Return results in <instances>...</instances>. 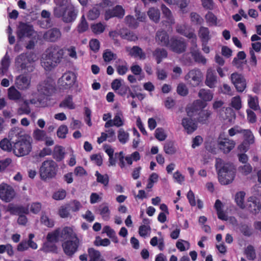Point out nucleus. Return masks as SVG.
Here are the masks:
<instances>
[{
	"mask_svg": "<svg viewBox=\"0 0 261 261\" xmlns=\"http://www.w3.org/2000/svg\"><path fill=\"white\" fill-rule=\"evenodd\" d=\"M215 167L221 185H226L232 182L236 175V168L232 164L225 163L221 159H217Z\"/></svg>",
	"mask_w": 261,
	"mask_h": 261,
	"instance_id": "1",
	"label": "nucleus"
},
{
	"mask_svg": "<svg viewBox=\"0 0 261 261\" xmlns=\"http://www.w3.org/2000/svg\"><path fill=\"white\" fill-rule=\"evenodd\" d=\"M32 138L30 136H23L21 139L16 140L13 146V151L18 157L28 155L32 150Z\"/></svg>",
	"mask_w": 261,
	"mask_h": 261,
	"instance_id": "2",
	"label": "nucleus"
},
{
	"mask_svg": "<svg viewBox=\"0 0 261 261\" xmlns=\"http://www.w3.org/2000/svg\"><path fill=\"white\" fill-rule=\"evenodd\" d=\"M57 171V164L52 160H47L42 163L39 172L41 179L46 180L54 178Z\"/></svg>",
	"mask_w": 261,
	"mask_h": 261,
	"instance_id": "3",
	"label": "nucleus"
},
{
	"mask_svg": "<svg viewBox=\"0 0 261 261\" xmlns=\"http://www.w3.org/2000/svg\"><path fill=\"white\" fill-rule=\"evenodd\" d=\"M185 80L192 87H196L199 85L203 80V74L199 69L190 70L185 76Z\"/></svg>",
	"mask_w": 261,
	"mask_h": 261,
	"instance_id": "4",
	"label": "nucleus"
},
{
	"mask_svg": "<svg viewBox=\"0 0 261 261\" xmlns=\"http://www.w3.org/2000/svg\"><path fill=\"white\" fill-rule=\"evenodd\" d=\"M81 243L82 240L77 237L74 239L64 241L62 247L66 255L72 256L77 251Z\"/></svg>",
	"mask_w": 261,
	"mask_h": 261,
	"instance_id": "5",
	"label": "nucleus"
},
{
	"mask_svg": "<svg viewBox=\"0 0 261 261\" xmlns=\"http://www.w3.org/2000/svg\"><path fill=\"white\" fill-rule=\"evenodd\" d=\"M15 196V192L11 186L5 183L0 185V198L3 201L10 202Z\"/></svg>",
	"mask_w": 261,
	"mask_h": 261,
	"instance_id": "6",
	"label": "nucleus"
},
{
	"mask_svg": "<svg viewBox=\"0 0 261 261\" xmlns=\"http://www.w3.org/2000/svg\"><path fill=\"white\" fill-rule=\"evenodd\" d=\"M230 79L237 90L242 92L246 87V80L244 76L238 72H234L230 75Z\"/></svg>",
	"mask_w": 261,
	"mask_h": 261,
	"instance_id": "7",
	"label": "nucleus"
},
{
	"mask_svg": "<svg viewBox=\"0 0 261 261\" xmlns=\"http://www.w3.org/2000/svg\"><path fill=\"white\" fill-rule=\"evenodd\" d=\"M170 49L178 54L185 51L187 48V45L184 39L177 38H172L168 46Z\"/></svg>",
	"mask_w": 261,
	"mask_h": 261,
	"instance_id": "8",
	"label": "nucleus"
},
{
	"mask_svg": "<svg viewBox=\"0 0 261 261\" xmlns=\"http://www.w3.org/2000/svg\"><path fill=\"white\" fill-rule=\"evenodd\" d=\"M242 134L243 135L244 141L239 145V148L241 151L246 152L248 150L249 146L254 143V137L252 133L249 129H243Z\"/></svg>",
	"mask_w": 261,
	"mask_h": 261,
	"instance_id": "9",
	"label": "nucleus"
},
{
	"mask_svg": "<svg viewBox=\"0 0 261 261\" xmlns=\"http://www.w3.org/2000/svg\"><path fill=\"white\" fill-rule=\"evenodd\" d=\"M54 83L50 80H45L40 83L38 86V91L40 94L49 96L54 91Z\"/></svg>",
	"mask_w": 261,
	"mask_h": 261,
	"instance_id": "10",
	"label": "nucleus"
},
{
	"mask_svg": "<svg viewBox=\"0 0 261 261\" xmlns=\"http://www.w3.org/2000/svg\"><path fill=\"white\" fill-rule=\"evenodd\" d=\"M35 33L31 25L24 23H21L19 24L17 32V37L20 39L24 37H30L34 36Z\"/></svg>",
	"mask_w": 261,
	"mask_h": 261,
	"instance_id": "11",
	"label": "nucleus"
},
{
	"mask_svg": "<svg viewBox=\"0 0 261 261\" xmlns=\"http://www.w3.org/2000/svg\"><path fill=\"white\" fill-rule=\"evenodd\" d=\"M76 75L73 72H67L59 79V82L64 88L68 89L74 85Z\"/></svg>",
	"mask_w": 261,
	"mask_h": 261,
	"instance_id": "12",
	"label": "nucleus"
},
{
	"mask_svg": "<svg viewBox=\"0 0 261 261\" xmlns=\"http://www.w3.org/2000/svg\"><path fill=\"white\" fill-rule=\"evenodd\" d=\"M44 53L59 63L63 57L64 50L59 46L54 45L48 48Z\"/></svg>",
	"mask_w": 261,
	"mask_h": 261,
	"instance_id": "13",
	"label": "nucleus"
},
{
	"mask_svg": "<svg viewBox=\"0 0 261 261\" xmlns=\"http://www.w3.org/2000/svg\"><path fill=\"white\" fill-rule=\"evenodd\" d=\"M33 55L30 54H22L16 58L15 60L16 65L21 69L29 67V64L33 61Z\"/></svg>",
	"mask_w": 261,
	"mask_h": 261,
	"instance_id": "14",
	"label": "nucleus"
},
{
	"mask_svg": "<svg viewBox=\"0 0 261 261\" xmlns=\"http://www.w3.org/2000/svg\"><path fill=\"white\" fill-rule=\"evenodd\" d=\"M206 103L201 99L195 100L191 106L186 108V112L188 116L192 117L194 116L199 110L204 108Z\"/></svg>",
	"mask_w": 261,
	"mask_h": 261,
	"instance_id": "15",
	"label": "nucleus"
},
{
	"mask_svg": "<svg viewBox=\"0 0 261 261\" xmlns=\"http://www.w3.org/2000/svg\"><path fill=\"white\" fill-rule=\"evenodd\" d=\"M16 87L20 90H25L29 88L31 84V79L25 75H20L16 77L15 81Z\"/></svg>",
	"mask_w": 261,
	"mask_h": 261,
	"instance_id": "16",
	"label": "nucleus"
},
{
	"mask_svg": "<svg viewBox=\"0 0 261 261\" xmlns=\"http://www.w3.org/2000/svg\"><path fill=\"white\" fill-rule=\"evenodd\" d=\"M125 14V10L121 6L117 5L113 9H109L105 13V19L108 20L111 17L122 18Z\"/></svg>",
	"mask_w": 261,
	"mask_h": 261,
	"instance_id": "17",
	"label": "nucleus"
},
{
	"mask_svg": "<svg viewBox=\"0 0 261 261\" xmlns=\"http://www.w3.org/2000/svg\"><path fill=\"white\" fill-rule=\"evenodd\" d=\"M43 38L48 41L55 42L61 37V33L59 29L53 28L47 31L43 34Z\"/></svg>",
	"mask_w": 261,
	"mask_h": 261,
	"instance_id": "18",
	"label": "nucleus"
},
{
	"mask_svg": "<svg viewBox=\"0 0 261 261\" xmlns=\"http://www.w3.org/2000/svg\"><path fill=\"white\" fill-rule=\"evenodd\" d=\"M205 84L210 88H214L217 83V77L214 70L208 68L206 71Z\"/></svg>",
	"mask_w": 261,
	"mask_h": 261,
	"instance_id": "19",
	"label": "nucleus"
},
{
	"mask_svg": "<svg viewBox=\"0 0 261 261\" xmlns=\"http://www.w3.org/2000/svg\"><path fill=\"white\" fill-rule=\"evenodd\" d=\"M218 145L220 149L224 153H228L234 148L235 142L227 138H221L218 142Z\"/></svg>",
	"mask_w": 261,
	"mask_h": 261,
	"instance_id": "20",
	"label": "nucleus"
},
{
	"mask_svg": "<svg viewBox=\"0 0 261 261\" xmlns=\"http://www.w3.org/2000/svg\"><path fill=\"white\" fill-rule=\"evenodd\" d=\"M59 234L61 241L71 240L77 237L73 229L70 227H65L62 229H59Z\"/></svg>",
	"mask_w": 261,
	"mask_h": 261,
	"instance_id": "21",
	"label": "nucleus"
},
{
	"mask_svg": "<svg viewBox=\"0 0 261 261\" xmlns=\"http://www.w3.org/2000/svg\"><path fill=\"white\" fill-rule=\"evenodd\" d=\"M181 125L189 134L194 132L197 128V123L191 118H184L181 121Z\"/></svg>",
	"mask_w": 261,
	"mask_h": 261,
	"instance_id": "22",
	"label": "nucleus"
},
{
	"mask_svg": "<svg viewBox=\"0 0 261 261\" xmlns=\"http://www.w3.org/2000/svg\"><path fill=\"white\" fill-rule=\"evenodd\" d=\"M67 9V10L63 13L61 18L64 22L68 23L75 20L76 17L77 12L73 5L68 7Z\"/></svg>",
	"mask_w": 261,
	"mask_h": 261,
	"instance_id": "23",
	"label": "nucleus"
},
{
	"mask_svg": "<svg viewBox=\"0 0 261 261\" xmlns=\"http://www.w3.org/2000/svg\"><path fill=\"white\" fill-rule=\"evenodd\" d=\"M155 41L161 46H168L169 40L167 33L163 30L158 31L155 35Z\"/></svg>",
	"mask_w": 261,
	"mask_h": 261,
	"instance_id": "24",
	"label": "nucleus"
},
{
	"mask_svg": "<svg viewBox=\"0 0 261 261\" xmlns=\"http://www.w3.org/2000/svg\"><path fill=\"white\" fill-rule=\"evenodd\" d=\"M8 97L10 100L16 102L21 101L24 99L21 93L13 86L8 89Z\"/></svg>",
	"mask_w": 261,
	"mask_h": 261,
	"instance_id": "25",
	"label": "nucleus"
},
{
	"mask_svg": "<svg viewBox=\"0 0 261 261\" xmlns=\"http://www.w3.org/2000/svg\"><path fill=\"white\" fill-rule=\"evenodd\" d=\"M57 64L58 63L46 54L44 53L42 55L41 64L42 66L46 70H51L57 66Z\"/></svg>",
	"mask_w": 261,
	"mask_h": 261,
	"instance_id": "26",
	"label": "nucleus"
},
{
	"mask_svg": "<svg viewBox=\"0 0 261 261\" xmlns=\"http://www.w3.org/2000/svg\"><path fill=\"white\" fill-rule=\"evenodd\" d=\"M126 51L129 53V55L139 58L140 60H145L146 58V54L138 46H134L132 48L126 47Z\"/></svg>",
	"mask_w": 261,
	"mask_h": 261,
	"instance_id": "27",
	"label": "nucleus"
},
{
	"mask_svg": "<svg viewBox=\"0 0 261 261\" xmlns=\"http://www.w3.org/2000/svg\"><path fill=\"white\" fill-rule=\"evenodd\" d=\"M25 136H28L25 134L23 129L19 127H14L11 129L8 134V138L10 140L12 141L15 138L18 139V140Z\"/></svg>",
	"mask_w": 261,
	"mask_h": 261,
	"instance_id": "28",
	"label": "nucleus"
},
{
	"mask_svg": "<svg viewBox=\"0 0 261 261\" xmlns=\"http://www.w3.org/2000/svg\"><path fill=\"white\" fill-rule=\"evenodd\" d=\"M190 53L196 62L203 65L206 64V58L201 54L200 51L197 49V47L191 46L190 48Z\"/></svg>",
	"mask_w": 261,
	"mask_h": 261,
	"instance_id": "29",
	"label": "nucleus"
},
{
	"mask_svg": "<svg viewBox=\"0 0 261 261\" xmlns=\"http://www.w3.org/2000/svg\"><path fill=\"white\" fill-rule=\"evenodd\" d=\"M198 35L201 42H208L212 38L210 31L207 27L201 26L198 31Z\"/></svg>",
	"mask_w": 261,
	"mask_h": 261,
	"instance_id": "30",
	"label": "nucleus"
},
{
	"mask_svg": "<svg viewBox=\"0 0 261 261\" xmlns=\"http://www.w3.org/2000/svg\"><path fill=\"white\" fill-rule=\"evenodd\" d=\"M212 115V112L211 110H202L199 112L197 120L199 123L206 124L208 123V119L211 117Z\"/></svg>",
	"mask_w": 261,
	"mask_h": 261,
	"instance_id": "31",
	"label": "nucleus"
},
{
	"mask_svg": "<svg viewBox=\"0 0 261 261\" xmlns=\"http://www.w3.org/2000/svg\"><path fill=\"white\" fill-rule=\"evenodd\" d=\"M248 202V208L251 213L256 214L259 211L261 204L255 197H250Z\"/></svg>",
	"mask_w": 261,
	"mask_h": 261,
	"instance_id": "32",
	"label": "nucleus"
},
{
	"mask_svg": "<svg viewBox=\"0 0 261 261\" xmlns=\"http://www.w3.org/2000/svg\"><path fill=\"white\" fill-rule=\"evenodd\" d=\"M147 15L149 19L157 23L160 21L161 13L160 10L154 7H152L149 9L147 11Z\"/></svg>",
	"mask_w": 261,
	"mask_h": 261,
	"instance_id": "33",
	"label": "nucleus"
},
{
	"mask_svg": "<svg viewBox=\"0 0 261 261\" xmlns=\"http://www.w3.org/2000/svg\"><path fill=\"white\" fill-rule=\"evenodd\" d=\"M98 213L101 215L102 218L108 221L110 218V211L107 204L103 203L99 206L98 209Z\"/></svg>",
	"mask_w": 261,
	"mask_h": 261,
	"instance_id": "34",
	"label": "nucleus"
},
{
	"mask_svg": "<svg viewBox=\"0 0 261 261\" xmlns=\"http://www.w3.org/2000/svg\"><path fill=\"white\" fill-rule=\"evenodd\" d=\"M152 56L156 60L157 63L160 64L162 59L167 56V52L164 48H157L152 52Z\"/></svg>",
	"mask_w": 261,
	"mask_h": 261,
	"instance_id": "35",
	"label": "nucleus"
},
{
	"mask_svg": "<svg viewBox=\"0 0 261 261\" xmlns=\"http://www.w3.org/2000/svg\"><path fill=\"white\" fill-rule=\"evenodd\" d=\"M205 21L209 27L217 26L219 22L217 16L212 12L208 11L204 16Z\"/></svg>",
	"mask_w": 261,
	"mask_h": 261,
	"instance_id": "36",
	"label": "nucleus"
},
{
	"mask_svg": "<svg viewBox=\"0 0 261 261\" xmlns=\"http://www.w3.org/2000/svg\"><path fill=\"white\" fill-rule=\"evenodd\" d=\"M198 95L203 101H210L213 98V93L208 89H201Z\"/></svg>",
	"mask_w": 261,
	"mask_h": 261,
	"instance_id": "37",
	"label": "nucleus"
},
{
	"mask_svg": "<svg viewBox=\"0 0 261 261\" xmlns=\"http://www.w3.org/2000/svg\"><path fill=\"white\" fill-rule=\"evenodd\" d=\"M244 253L248 260H254L256 258V250L251 245H249L244 248Z\"/></svg>",
	"mask_w": 261,
	"mask_h": 261,
	"instance_id": "38",
	"label": "nucleus"
},
{
	"mask_svg": "<svg viewBox=\"0 0 261 261\" xmlns=\"http://www.w3.org/2000/svg\"><path fill=\"white\" fill-rule=\"evenodd\" d=\"M88 252L90 257L89 261H105L101 257V254L99 251L91 248L88 249Z\"/></svg>",
	"mask_w": 261,
	"mask_h": 261,
	"instance_id": "39",
	"label": "nucleus"
},
{
	"mask_svg": "<svg viewBox=\"0 0 261 261\" xmlns=\"http://www.w3.org/2000/svg\"><path fill=\"white\" fill-rule=\"evenodd\" d=\"M10 211L13 214L17 215L19 216L29 213L28 207H24L21 205L12 207L10 208Z\"/></svg>",
	"mask_w": 261,
	"mask_h": 261,
	"instance_id": "40",
	"label": "nucleus"
},
{
	"mask_svg": "<svg viewBox=\"0 0 261 261\" xmlns=\"http://www.w3.org/2000/svg\"><path fill=\"white\" fill-rule=\"evenodd\" d=\"M0 74L4 75L7 71L10 65V58L7 53L1 62Z\"/></svg>",
	"mask_w": 261,
	"mask_h": 261,
	"instance_id": "41",
	"label": "nucleus"
},
{
	"mask_svg": "<svg viewBox=\"0 0 261 261\" xmlns=\"http://www.w3.org/2000/svg\"><path fill=\"white\" fill-rule=\"evenodd\" d=\"M189 17L191 22L194 25H201L204 22L203 18L195 12H191Z\"/></svg>",
	"mask_w": 261,
	"mask_h": 261,
	"instance_id": "42",
	"label": "nucleus"
},
{
	"mask_svg": "<svg viewBox=\"0 0 261 261\" xmlns=\"http://www.w3.org/2000/svg\"><path fill=\"white\" fill-rule=\"evenodd\" d=\"M161 10L163 15L166 17L168 23L170 24H174L175 23L174 19L170 9L165 5L163 4L161 6Z\"/></svg>",
	"mask_w": 261,
	"mask_h": 261,
	"instance_id": "43",
	"label": "nucleus"
},
{
	"mask_svg": "<svg viewBox=\"0 0 261 261\" xmlns=\"http://www.w3.org/2000/svg\"><path fill=\"white\" fill-rule=\"evenodd\" d=\"M23 104L21 105L17 110V114L19 115L23 114L28 115L31 113V109L29 107V102L28 100L23 99Z\"/></svg>",
	"mask_w": 261,
	"mask_h": 261,
	"instance_id": "44",
	"label": "nucleus"
},
{
	"mask_svg": "<svg viewBox=\"0 0 261 261\" xmlns=\"http://www.w3.org/2000/svg\"><path fill=\"white\" fill-rule=\"evenodd\" d=\"M64 148L61 146H56L54 148L53 156L57 161H61L64 158Z\"/></svg>",
	"mask_w": 261,
	"mask_h": 261,
	"instance_id": "45",
	"label": "nucleus"
},
{
	"mask_svg": "<svg viewBox=\"0 0 261 261\" xmlns=\"http://www.w3.org/2000/svg\"><path fill=\"white\" fill-rule=\"evenodd\" d=\"M121 37L129 41H135L138 40V36L134 32L127 30H122L120 33Z\"/></svg>",
	"mask_w": 261,
	"mask_h": 261,
	"instance_id": "46",
	"label": "nucleus"
},
{
	"mask_svg": "<svg viewBox=\"0 0 261 261\" xmlns=\"http://www.w3.org/2000/svg\"><path fill=\"white\" fill-rule=\"evenodd\" d=\"M46 133L43 130L39 128L35 129L33 133V138L38 141H43L46 139Z\"/></svg>",
	"mask_w": 261,
	"mask_h": 261,
	"instance_id": "47",
	"label": "nucleus"
},
{
	"mask_svg": "<svg viewBox=\"0 0 261 261\" xmlns=\"http://www.w3.org/2000/svg\"><path fill=\"white\" fill-rule=\"evenodd\" d=\"M41 250L45 253H57V247L56 245L53 244V242L47 241L44 243Z\"/></svg>",
	"mask_w": 261,
	"mask_h": 261,
	"instance_id": "48",
	"label": "nucleus"
},
{
	"mask_svg": "<svg viewBox=\"0 0 261 261\" xmlns=\"http://www.w3.org/2000/svg\"><path fill=\"white\" fill-rule=\"evenodd\" d=\"M113 121L114 123V126H115L119 127L123 125L124 120L123 113L121 111H118L116 113Z\"/></svg>",
	"mask_w": 261,
	"mask_h": 261,
	"instance_id": "49",
	"label": "nucleus"
},
{
	"mask_svg": "<svg viewBox=\"0 0 261 261\" xmlns=\"http://www.w3.org/2000/svg\"><path fill=\"white\" fill-rule=\"evenodd\" d=\"M118 139L122 144H125L129 139V134L125 132L124 129L120 128L118 131Z\"/></svg>",
	"mask_w": 261,
	"mask_h": 261,
	"instance_id": "50",
	"label": "nucleus"
},
{
	"mask_svg": "<svg viewBox=\"0 0 261 261\" xmlns=\"http://www.w3.org/2000/svg\"><path fill=\"white\" fill-rule=\"evenodd\" d=\"M62 108H67L69 109H73L75 108L74 105L72 101V97L71 96H68L62 101L59 106Z\"/></svg>",
	"mask_w": 261,
	"mask_h": 261,
	"instance_id": "51",
	"label": "nucleus"
},
{
	"mask_svg": "<svg viewBox=\"0 0 261 261\" xmlns=\"http://www.w3.org/2000/svg\"><path fill=\"white\" fill-rule=\"evenodd\" d=\"M245 193L243 191H241L237 193L236 195V201L238 205L241 208L245 207L244 199Z\"/></svg>",
	"mask_w": 261,
	"mask_h": 261,
	"instance_id": "52",
	"label": "nucleus"
},
{
	"mask_svg": "<svg viewBox=\"0 0 261 261\" xmlns=\"http://www.w3.org/2000/svg\"><path fill=\"white\" fill-rule=\"evenodd\" d=\"M95 176H96V180L98 182H99L104 186H107L109 181V178L107 174H101L98 171L95 173Z\"/></svg>",
	"mask_w": 261,
	"mask_h": 261,
	"instance_id": "53",
	"label": "nucleus"
},
{
	"mask_svg": "<svg viewBox=\"0 0 261 261\" xmlns=\"http://www.w3.org/2000/svg\"><path fill=\"white\" fill-rule=\"evenodd\" d=\"M124 20L125 23L131 28L136 29L139 25V23L137 20L133 16H126Z\"/></svg>",
	"mask_w": 261,
	"mask_h": 261,
	"instance_id": "54",
	"label": "nucleus"
},
{
	"mask_svg": "<svg viewBox=\"0 0 261 261\" xmlns=\"http://www.w3.org/2000/svg\"><path fill=\"white\" fill-rule=\"evenodd\" d=\"M47 240L50 242H57L60 238L59 229H57L55 231L48 233L46 237Z\"/></svg>",
	"mask_w": 261,
	"mask_h": 261,
	"instance_id": "55",
	"label": "nucleus"
},
{
	"mask_svg": "<svg viewBox=\"0 0 261 261\" xmlns=\"http://www.w3.org/2000/svg\"><path fill=\"white\" fill-rule=\"evenodd\" d=\"M164 150L166 153L168 154H172L175 153L176 149L173 143L171 141L167 142L164 145Z\"/></svg>",
	"mask_w": 261,
	"mask_h": 261,
	"instance_id": "56",
	"label": "nucleus"
},
{
	"mask_svg": "<svg viewBox=\"0 0 261 261\" xmlns=\"http://www.w3.org/2000/svg\"><path fill=\"white\" fill-rule=\"evenodd\" d=\"M102 57L106 62H110L113 60H115L117 56L110 50L107 49L103 53Z\"/></svg>",
	"mask_w": 261,
	"mask_h": 261,
	"instance_id": "57",
	"label": "nucleus"
},
{
	"mask_svg": "<svg viewBox=\"0 0 261 261\" xmlns=\"http://www.w3.org/2000/svg\"><path fill=\"white\" fill-rule=\"evenodd\" d=\"M238 171L244 175H247L252 171V166L249 164H245L243 166H241L238 168Z\"/></svg>",
	"mask_w": 261,
	"mask_h": 261,
	"instance_id": "58",
	"label": "nucleus"
},
{
	"mask_svg": "<svg viewBox=\"0 0 261 261\" xmlns=\"http://www.w3.org/2000/svg\"><path fill=\"white\" fill-rule=\"evenodd\" d=\"M92 31L96 34H99L102 33L105 29V26L101 23H97L93 24L91 27Z\"/></svg>",
	"mask_w": 261,
	"mask_h": 261,
	"instance_id": "59",
	"label": "nucleus"
},
{
	"mask_svg": "<svg viewBox=\"0 0 261 261\" xmlns=\"http://www.w3.org/2000/svg\"><path fill=\"white\" fill-rule=\"evenodd\" d=\"M176 246L180 251H184L189 249L190 243L188 241L180 240L176 242Z\"/></svg>",
	"mask_w": 261,
	"mask_h": 261,
	"instance_id": "60",
	"label": "nucleus"
},
{
	"mask_svg": "<svg viewBox=\"0 0 261 261\" xmlns=\"http://www.w3.org/2000/svg\"><path fill=\"white\" fill-rule=\"evenodd\" d=\"M0 147L5 151H11L12 144L8 139L5 138L0 142Z\"/></svg>",
	"mask_w": 261,
	"mask_h": 261,
	"instance_id": "61",
	"label": "nucleus"
},
{
	"mask_svg": "<svg viewBox=\"0 0 261 261\" xmlns=\"http://www.w3.org/2000/svg\"><path fill=\"white\" fill-rule=\"evenodd\" d=\"M177 93L182 96H186L188 94V89L187 86L184 83H180L177 87Z\"/></svg>",
	"mask_w": 261,
	"mask_h": 261,
	"instance_id": "62",
	"label": "nucleus"
},
{
	"mask_svg": "<svg viewBox=\"0 0 261 261\" xmlns=\"http://www.w3.org/2000/svg\"><path fill=\"white\" fill-rule=\"evenodd\" d=\"M88 28V25L86 21L85 16H82L81 22L77 27V31L79 33H83L86 31Z\"/></svg>",
	"mask_w": 261,
	"mask_h": 261,
	"instance_id": "63",
	"label": "nucleus"
},
{
	"mask_svg": "<svg viewBox=\"0 0 261 261\" xmlns=\"http://www.w3.org/2000/svg\"><path fill=\"white\" fill-rule=\"evenodd\" d=\"M68 131L67 126L65 125H62L58 128L57 135L59 138L64 139L66 138Z\"/></svg>",
	"mask_w": 261,
	"mask_h": 261,
	"instance_id": "64",
	"label": "nucleus"
}]
</instances>
